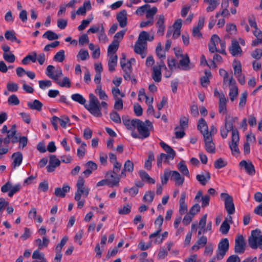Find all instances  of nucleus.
Segmentation results:
<instances>
[{
    "instance_id": "1",
    "label": "nucleus",
    "mask_w": 262,
    "mask_h": 262,
    "mask_svg": "<svg viewBox=\"0 0 262 262\" xmlns=\"http://www.w3.org/2000/svg\"><path fill=\"white\" fill-rule=\"evenodd\" d=\"M85 107L92 115L95 117H100L102 116L101 107L107 108V103L102 101L100 104L97 98L93 94L91 93L89 94V104Z\"/></svg>"
},
{
    "instance_id": "2",
    "label": "nucleus",
    "mask_w": 262,
    "mask_h": 262,
    "mask_svg": "<svg viewBox=\"0 0 262 262\" xmlns=\"http://www.w3.org/2000/svg\"><path fill=\"white\" fill-rule=\"evenodd\" d=\"M16 125L13 124L11 128L8 130L6 125H4L3 126L1 132L2 133H6L7 137L4 138L3 140L1 139V143L3 141L5 144H8L11 141L13 143L18 142V138L15 136L16 133Z\"/></svg>"
},
{
    "instance_id": "3",
    "label": "nucleus",
    "mask_w": 262,
    "mask_h": 262,
    "mask_svg": "<svg viewBox=\"0 0 262 262\" xmlns=\"http://www.w3.org/2000/svg\"><path fill=\"white\" fill-rule=\"evenodd\" d=\"M248 244L253 249L259 248L262 250V235L258 229L252 230L251 235L248 238Z\"/></svg>"
},
{
    "instance_id": "4",
    "label": "nucleus",
    "mask_w": 262,
    "mask_h": 262,
    "mask_svg": "<svg viewBox=\"0 0 262 262\" xmlns=\"http://www.w3.org/2000/svg\"><path fill=\"white\" fill-rule=\"evenodd\" d=\"M84 178L82 176H79L76 183L77 191L75 194V200L76 201H79L82 195L87 197L89 194L90 189L84 186Z\"/></svg>"
},
{
    "instance_id": "5",
    "label": "nucleus",
    "mask_w": 262,
    "mask_h": 262,
    "mask_svg": "<svg viewBox=\"0 0 262 262\" xmlns=\"http://www.w3.org/2000/svg\"><path fill=\"white\" fill-rule=\"evenodd\" d=\"M151 124V123L149 120H146L145 122H143L138 119L136 125V128L137 129L142 139H144L149 136L150 132L148 127Z\"/></svg>"
},
{
    "instance_id": "6",
    "label": "nucleus",
    "mask_w": 262,
    "mask_h": 262,
    "mask_svg": "<svg viewBox=\"0 0 262 262\" xmlns=\"http://www.w3.org/2000/svg\"><path fill=\"white\" fill-rule=\"evenodd\" d=\"M221 198L224 201L225 207L228 214H233L235 212V207L233 198L227 193H222Z\"/></svg>"
},
{
    "instance_id": "7",
    "label": "nucleus",
    "mask_w": 262,
    "mask_h": 262,
    "mask_svg": "<svg viewBox=\"0 0 262 262\" xmlns=\"http://www.w3.org/2000/svg\"><path fill=\"white\" fill-rule=\"evenodd\" d=\"M122 69L124 72L123 77L125 80H128L130 78L131 74H133L132 65L129 62H126V55L124 53L122 54V58L120 61Z\"/></svg>"
},
{
    "instance_id": "8",
    "label": "nucleus",
    "mask_w": 262,
    "mask_h": 262,
    "mask_svg": "<svg viewBox=\"0 0 262 262\" xmlns=\"http://www.w3.org/2000/svg\"><path fill=\"white\" fill-rule=\"evenodd\" d=\"M229 247V241L227 238L222 239L218 245L216 255L218 260L223 259L228 251Z\"/></svg>"
},
{
    "instance_id": "9",
    "label": "nucleus",
    "mask_w": 262,
    "mask_h": 262,
    "mask_svg": "<svg viewBox=\"0 0 262 262\" xmlns=\"http://www.w3.org/2000/svg\"><path fill=\"white\" fill-rule=\"evenodd\" d=\"M21 188L20 184L13 186L12 183L8 181L1 187V191L4 193L8 192V196L12 197L15 193L18 192Z\"/></svg>"
},
{
    "instance_id": "10",
    "label": "nucleus",
    "mask_w": 262,
    "mask_h": 262,
    "mask_svg": "<svg viewBox=\"0 0 262 262\" xmlns=\"http://www.w3.org/2000/svg\"><path fill=\"white\" fill-rule=\"evenodd\" d=\"M239 137L237 130H233L232 136V142L229 144L230 148L233 155L237 156L239 154V150L238 147Z\"/></svg>"
},
{
    "instance_id": "11",
    "label": "nucleus",
    "mask_w": 262,
    "mask_h": 262,
    "mask_svg": "<svg viewBox=\"0 0 262 262\" xmlns=\"http://www.w3.org/2000/svg\"><path fill=\"white\" fill-rule=\"evenodd\" d=\"M246 243L244 237L241 234H238L235 239L234 252L236 253L242 254L245 252Z\"/></svg>"
},
{
    "instance_id": "12",
    "label": "nucleus",
    "mask_w": 262,
    "mask_h": 262,
    "mask_svg": "<svg viewBox=\"0 0 262 262\" xmlns=\"http://www.w3.org/2000/svg\"><path fill=\"white\" fill-rule=\"evenodd\" d=\"M181 59L179 60V64L178 67L184 71H188L193 68V66L190 64V59L187 54H180Z\"/></svg>"
},
{
    "instance_id": "13",
    "label": "nucleus",
    "mask_w": 262,
    "mask_h": 262,
    "mask_svg": "<svg viewBox=\"0 0 262 262\" xmlns=\"http://www.w3.org/2000/svg\"><path fill=\"white\" fill-rule=\"evenodd\" d=\"M203 137L207 151L211 154L214 153L215 147L212 141V137H211L210 134H205Z\"/></svg>"
},
{
    "instance_id": "14",
    "label": "nucleus",
    "mask_w": 262,
    "mask_h": 262,
    "mask_svg": "<svg viewBox=\"0 0 262 262\" xmlns=\"http://www.w3.org/2000/svg\"><path fill=\"white\" fill-rule=\"evenodd\" d=\"M106 177L108 181V186L111 187L118 186L120 181V177L112 171H108L106 174Z\"/></svg>"
},
{
    "instance_id": "15",
    "label": "nucleus",
    "mask_w": 262,
    "mask_h": 262,
    "mask_svg": "<svg viewBox=\"0 0 262 262\" xmlns=\"http://www.w3.org/2000/svg\"><path fill=\"white\" fill-rule=\"evenodd\" d=\"M184 176H182L178 171L171 170V180L174 182L176 186H181L184 182Z\"/></svg>"
},
{
    "instance_id": "16",
    "label": "nucleus",
    "mask_w": 262,
    "mask_h": 262,
    "mask_svg": "<svg viewBox=\"0 0 262 262\" xmlns=\"http://www.w3.org/2000/svg\"><path fill=\"white\" fill-rule=\"evenodd\" d=\"M166 68L163 62H160L158 66L153 67L152 77L155 82H159L161 80V68Z\"/></svg>"
},
{
    "instance_id": "17",
    "label": "nucleus",
    "mask_w": 262,
    "mask_h": 262,
    "mask_svg": "<svg viewBox=\"0 0 262 262\" xmlns=\"http://www.w3.org/2000/svg\"><path fill=\"white\" fill-rule=\"evenodd\" d=\"M147 44L137 41L134 47V51L136 53L140 54L142 58L145 57L146 55Z\"/></svg>"
},
{
    "instance_id": "18",
    "label": "nucleus",
    "mask_w": 262,
    "mask_h": 262,
    "mask_svg": "<svg viewBox=\"0 0 262 262\" xmlns=\"http://www.w3.org/2000/svg\"><path fill=\"white\" fill-rule=\"evenodd\" d=\"M239 166L245 169L246 172L251 176H253L255 170L253 164L251 162H247L245 160L240 162Z\"/></svg>"
},
{
    "instance_id": "19",
    "label": "nucleus",
    "mask_w": 262,
    "mask_h": 262,
    "mask_svg": "<svg viewBox=\"0 0 262 262\" xmlns=\"http://www.w3.org/2000/svg\"><path fill=\"white\" fill-rule=\"evenodd\" d=\"M156 26L158 28L157 35L160 36H162L164 33L165 29L164 25V16L163 15H160L159 16Z\"/></svg>"
},
{
    "instance_id": "20",
    "label": "nucleus",
    "mask_w": 262,
    "mask_h": 262,
    "mask_svg": "<svg viewBox=\"0 0 262 262\" xmlns=\"http://www.w3.org/2000/svg\"><path fill=\"white\" fill-rule=\"evenodd\" d=\"M229 51L233 56H237L242 53V50L238 41L235 39L232 40L231 46L229 48Z\"/></svg>"
},
{
    "instance_id": "21",
    "label": "nucleus",
    "mask_w": 262,
    "mask_h": 262,
    "mask_svg": "<svg viewBox=\"0 0 262 262\" xmlns=\"http://www.w3.org/2000/svg\"><path fill=\"white\" fill-rule=\"evenodd\" d=\"M13 162L12 166L13 168H15L20 165L23 161V155L20 152H14L12 156Z\"/></svg>"
},
{
    "instance_id": "22",
    "label": "nucleus",
    "mask_w": 262,
    "mask_h": 262,
    "mask_svg": "<svg viewBox=\"0 0 262 262\" xmlns=\"http://www.w3.org/2000/svg\"><path fill=\"white\" fill-rule=\"evenodd\" d=\"M117 19L121 27H124L127 24V12L123 10L120 11L117 16Z\"/></svg>"
},
{
    "instance_id": "23",
    "label": "nucleus",
    "mask_w": 262,
    "mask_h": 262,
    "mask_svg": "<svg viewBox=\"0 0 262 262\" xmlns=\"http://www.w3.org/2000/svg\"><path fill=\"white\" fill-rule=\"evenodd\" d=\"M138 119H129L127 117H123L122 121L126 128L129 130H134Z\"/></svg>"
},
{
    "instance_id": "24",
    "label": "nucleus",
    "mask_w": 262,
    "mask_h": 262,
    "mask_svg": "<svg viewBox=\"0 0 262 262\" xmlns=\"http://www.w3.org/2000/svg\"><path fill=\"white\" fill-rule=\"evenodd\" d=\"M160 145L167 152L166 155L169 158V159L173 160L176 154L175 151L168 145L162 141L160 143Z\"/></svg>"
},
{
    "instance_id": "25",
    "label": "nucleus",
    "mask_w": 262,
    "mask_h": 262,
    "mask_svg": "<svg viewBox=\"0 0 262 262\" xmlns=\"http://www.w3.org/2000/svg\"><path fill=\"white\" fill-rule=\"evenodd\" d=\"M70 187L68 184H64L62 188L57 187L55 189V195L57 196L64 198L66 193L70 191Z\"/></svg>"
},
{
    "instance_id": "26",
    "label": "nucleus",
    "mask_w": 262,
    "mask_h": 262,
    "mask_svg": "<svg viewBox=\"0 0 262 262\" xmlns=\"http://www.w3.org/2000/svg\"><path fill=\"white\" fill-rule=\"evenodd\" d=\"M108 57V70L113 72L115 70V67L117 63L118 56L117 55H107Z\"/></svg>"
},
{
    "instance_id": "27",
    "label": "nucleus",
    "mask_w": 262,
    "mask_h": 262,
    "mask_svg": "<svg viewBox=\"0 0 262 262\" xmlns=\"http://www.w3.org/2000/svg\"><path fill=\"white\" fill-rule=\"evenodd\" d=\"M207 243V238L205 236H202L199 238L196 242L191 248L193 251H197L200 248L203 247Z\"/></svg>"
},
{
    "instance_id": "28",
    "label": "nucleus",
    "mask_w": 262,
    "mask_h": 262,
    "mask_svg": "<svg viewBox=\"0 0 262 262\" xmlns=\"http://www.w3.org/2000/svg\"><path fill=\"white\" fill-rule=\"evenodd\" d=\"M196 179L201 185H205L210 179V174L209 172L206 171L204 174H197Z\"/></svg>"
},
{
    "instance_id": "29",
    "label": "nucleus",
    "mask_w": 262,
    "mask_h": 262,
    "mask_svg": "<svg viewBox=\"0 0 262 262\" xmlns=\"http://www.w3.org/2000/svg\"><path fill=\"white\" fill-rule=\"evenodd\" d=\"M198 129L202 134L203 137H204L205 134L209 133L208 127L207 123L203 118H201L198 121Z\"/></svg>"
},
{
    "instance_id": "30",
    "label": "nucleus",
    "mask_w": 262,
    "mask_h": 262,
    "mask_svg": "<svg viewBox=\"0 0 262 262\" xmlns=\"http://www.w3.org/2000/svg\"><path fill=\"white\" fill-rule=\"evenodd\" d=\"M119 42L117 39H114L109 45L107 50V55H116V52L118 49Z\"/></svg>"
},
{
    "instance_id": "31",
    "label": "nucleus",
    "mask_w": 262,
    "mask_h": 262,
    "mask_svg": "<svg viewBox=\"0 0 262 262\" xmlns=\"http://www.w3.org/2000/svg\"><path fill=\"white\" fill-rule=\"evenodd\" d=\"M4 35L5 38L8 40L12 42L15 41L18 43L20 42V40L17 38L14 31L7 30L5 33Z\"/></svg>"
},
{
    "instance_id": "32",
    "label": "nucleus",
    "mask_w": 262,
    "mask_h": 262,
    "mask_svg": "<svg viewBox=\"0 0 262 262\" xmlns=\"http://www.w3.org/2000/svg\"><path fill=\"white\" fill-rule=\"evenodd\" d=\"M227 99L225 95H221L219 99V111L220 113H226Z\"/></svg>"
},
{
    "instance_id": "33",
    "label": "nucleus",
    "mask_w": 262,
    "mask_h": 262,
    "mask_svg": "<svg viewBox=\"0 0 262 262\" xmlns=\"http://www.w3.org/2000/svg\"><path fill=\"white\" fill-rule=\"evenodd\" d=\"M163 217L162 215H159L155 221V225L158 226V229L153 233L150 234V237L154 236L158 233H160L162 231V226L163 223Z\"/></svg>"
},
{
    "instance_id": "34",
    "label": "nucleus",
    "mask_w": 262,
    "mask_h": 262,
    "mask_svg": "<svg viewBox=\"0 0 262 262\" xmlns=\"http://www.w3.org/2000/svg\"><path fill=\"white\" fill-rule=\"evenodd\" d=\"M35 244L38 246V249L40 250L48 246L49 243V239L46 236L42 237V241L40 238H37L35 241Z\"/></svg>"
},
{
    "instance_id": "35",
    "label": "nucleus",
    "mask_w": 262,
    "mask_h": 262,
    "mask_svg": "<svg viewBox=\"0 0 262 262\" xmlns=\"http://www.w3.org/2000/svg\"><path fill=\"white\" fill-rule=\"evenodd\" d=\"M27 105L30 108L38 111H40L42 107V104L38 100H34L32 102H28Z\"/></svg>"
},
{
    "instance_id": "36",
    "label": "nucleus",
    "mask_w": 262,
    "mask_h": 262,
    "mask_svg": "<svg viewBox=\"0 0 262 262\" xmlns=\"http://www.w3.org/2000/svg\"><path fill=\"white\" fill-rule=\"evenodd\" d=\"M104 27L102 24L99 23L95 25L92 26L90 29L88 30V33H96L98 34L101 32H103L104 30Z\"/></svg>"
},
{
    "instance_id": "37",
    "label": "nucleus",
    "mask_w": 262,
    "mask_h": 262,
    "mask_svg": "<svg viewBox=\"0 0 262 262\" xmlns=\"http://www.w3.org/2000/svg\"><path fill=\"white\" fill-rule=\"evenodd\" d=\"M204 2L208 4V6L206 8L207 12L214 10L219 4L216 0H204Z\"/></svg>"
},
{
    "instance_id": "38",
    "label": "nucleus",
    "mask_w": 262,
    "mask_h": 262,
    "mask_svg": "<svg viewBox=\"0 0 262 262\" xmlns=\"http://www.w3.org/2000/svg\"><path fill=\"white\" fill-rule=\"evenodd\" d=\"M139 173L142 181H144L148 183H151L153 184L155 183V180L152 178H151L149 176V175L145 171L140 170Z\"/></svg>"
},
{
    "instance_id": "39",
    "label": "nucleus",
    "mask_w": 262,
    "mask_h": 262,
    "mask_svg": "<svg viewBox=\"0 0 262 262\" xmlns=\"http://www.w3.org/2000/svg\"><path fill=\"white\" fill-rule=\"evenodd\" d=\"M156 52L157 56L161 59L160 62H163V60L166 58V54L165 52L163 50L162 48V45L161 42L158 43L156 49Z\"/></svg>"
},
{
    "instance_id": "40",
    "label": "nucleus",
    "mask_w": 262,
    "mask_h": 262,
    "mask_svg": "<svg viewBox=\"0 0 262 262\" xmlns=\"http://www.w3.org/2000/svg\"><path fill=\"white\" fill-rule=\"evenodd\" d=\"M229 96L231 101H233L238 95V89L235 84L229 86Z\"/></svg>"
},
{
    "instance_id": "41",
    "label": "nucleus",
    "mask_w": 262,
    "mask_h": 262,
    "mask_svg": "<svg viewBox=\"0 0 262 262\" xmlns=\"http://www.w3.org/2000/svg\"><path fill=\"white\" fill-rule=\"evenodd\" d=\"M155 197V192L152 191H147L145 192L143 198V201L148 204H151Z\"/></svg>"
},
{
    "instance_id": "42",
    "label": "nucleus",
    "mask_w": 262,
    "mask_h": 262,
    "mask_svg": "<svg viewBox=\"0 0 262 262\" xmlns=\"http://www.w3.org/2000/svg\"><path fill=\"white\" fill-rule=\"evenodd\" d=\"M155 160V156L152 151H149L148 154V158L145 162L144 167L147 170L150 169L151 167V162Z\"/></svg>"
},
{
    "instance_id": "43",
    "label": "nucleus",
    "mask_w": 262,
    "mask_h": 262,
    "mask_svg": "<svg viewBox=\"0 0 262 262\" xmlns=\"http://www.w3.org/2000/svg\"><path fill=\"white\" fill-rule=\"evenodd\" d=\"M71 99L75 102L84 105L86 102L85 99L80 94L76 93L71 95Z\"/></svg>"
},
{
    "instance_id": "44",
    "label": "nucleus",
    "mask_w": 262,
    "mask_h": 262,
    "mask_svg": "<svg viewBox=\"0 0 262 262\" xmlns=\"http://www.w3.org/2000/svg\"><path fill=\"white\" fill-rule=\"evenodd\" d=\"M90 57L89 52L87 50L81 49L79 51L76 57L78 61L85 60L88 59Z\"/></svg>"
},
{
    "instance_id": "45",
    "label": "nucleus",
    "mask_w": 262,
    "mask_h": 262,
    "mask_svg": "<svg viewBox=\"0 0 262 262\" xmlns=\"http://www.w3.org/2000/svg\"><path fill=\"white\" fill-rule=\"evenodd\" d=\"M178 168L183 176L189 177V170L187 167V166L183 162H180L178 164Z\"/></svg>"
},
{
    "instance_id": "46",
    "label": "nucleus",
    "mask_w": 262,
    "mask_h": 262,
    "mask_svg": "<svg viewBox=\"0 0 262 262\" xmlns=\"http://www.w3.org/2000/svg\"><path fill=\"white\" fill-rule=\"evenodd\" d=\"M42 37L47 38L49 40H55L59 38V36L56 33L51 30L46 31Z\"/></svg>"
},
{
    "instance_id": "47",
    "label": "nucleus",
    "mask_w": 262,
    "mask_h": 262,
    "mask_svg": "<svg viewBox=\"0 0 262 262\" xmlns=\"http://www.w3.org/2000/svg\"><path fill=\"white\" fill-rule=\"evenodd\" d=\"M233 123L231 121L230 119V115H227L225 117V127L226 128L231 130L232 133H233V130H237L236 128H234L233 127Z\"/></svg>"
},
{
    "instance_id": "48",
    "label": "nucleus",
    "mask_w": 262,
    "mask_h": 262,
    "mask_svg": "<svg viewBox=\"0 0 262 262\" xmlns=\"http://www.w3.org/2000/svg\"><path fill=\"white\" fill-rule=\"evenodd\" d=\"M157 12L158 9L156 7H154L151 9L149 8L147 9V10L146 11V17L147 19L154 20V15L157 13Z\"/></svg>"
},
{
    "instance_id": "49",
    "label": "nucleus",
    "mask_w": 262,
    "mask_h": 262,
    "mask_svg": "<svg viewBox=\"0 0 262 262\" xmlns=\"http://www.w3.org/2000/svg\"><path fill=\"white\" fill-rule=\"evenodd\" d=\"M170 177H171V170L165 169L164 171L163 175L161 176L162 184H166Z\"/></svg>"
},
{
    "instance_id": "50",
    "label": "nucleus",
    "mask_w": 262,
    "mask_h": 262,
    "mask_svg": "<svg viewBox=\"0 0 262 262\" xmlns=\"http://www.w3.org/2000/svg\"><path fill=\"white\" fill-rule=\"evenodd\" d=\"M205 76L202 77L200 79L201 83L204 87L206 86L209 84V76H211V72L206 71L205 72Z\"/></svg>"
},
{
    "instance_id": "51",
    "label": "nucleus",
    "mask_w": 262,
    "mask_h": 262,
    "mask_svg": "<svg viewBox=\"0 0 262 262\" xmlns=\"http://www.w3.org/2000/svg\"><path fill=\"white\" fill-rule=\"evenodd\" d=\"M3 58L6 62L9 63H13L15 60V56L11 52L4 53Z\"/></svg>"
},
{
    "instance_id": "52",
    "label": "nucleus",
    "mask_w": 262,
    "mask_h": 262,
    "mask_svg": "<svg viewBox=\"0 0 262 262\" xmlns=\"http://www.w3.org/2000/svg\"><path fill=\"white\" fill-rule=\"evenodd\" d=\"M170 159L167 156L163 153L161 154L158 157H157V166L159 167L162 166V163L163 161L164 162H168Z\"/></svg>"
},
{
    "instance_id": "53",
    "label": "nucleus",
    "mask_w": 262,
    "mask_h": 262,
    "mask_svg": "<svg viewBox=\"0 0 262 262\" xmlns=\"http://www.w3.org/2000/svg\"><path fill=\"white\" fill-rule=\"evenodd\" d=\"M149 238L151 239L150 242H151V243L153 242L156 245L160 244L164 241L162 239L163 237L161 236L160 233H158V234H156L155 235L151 237H150V235H149Z\"/></svg>"
},
{
    "instance_id": "54",
    "label": "nucleus",
    "mask_w": 262,
    "mask_h": 262,
    "mask_svg": "<svg viewBox=\"0 0 262 262\" xmlns=\"http://www.w3.org/2000/svg\"><path fill=\"white\" fill-rule=\"evenodd\" d=\"M227 164L226 161H224L222 158H219L215 161L214 166L216 169H220L225 167Z\"/></svg>"
},
{
    "instance_id": "55",
    "label": "nucleus",
    "mask_w": 262,
    "mask_h": 262,
    "mask_svg": "<svg viewBox=\"0 0 262 262\" xmlns=\"http://www.w3.org/2000/svg\"><path fill=\"white\" fill-rule=\"evenodd\" d=\"M64 59L65 54L64 50H60L58 51L54 57V60L59 62H62Z\"/></svg>"
},
{
    "instance_id": "56",
    "label": "nucleus",
    "mask_w": 262,
    "mask_h": 262,
    "mask_svg": "<svg viewBox=\"0 0 262 262\" xmlns=\"http://www.w3.org/2000/svg\"><path fill=\"white\" fill-rule=\"evenodd\" d=\"M150 8V5L145 4L142 6L139 7L135 12V13L137 15L142 16L146 12L147 9Z\"/></svg>"
},
{
    "instance_id": "57",
    "label": "nucleus",
    "mask_w": 262,
    "mask_h": 262,
    "mask_svg": "<svg viewBox=\"0 0 262 262\" xmlns=\"http://www.w3.org/2000/svg\"><path fill=\"white\" fill-rule=\"evenodd\" d=\"M229 229V224L228 223L226 220L224 221L220 227V231L222 232V234H226L228 233Z\"/></svg>"
},
{
    "instance_id": "58",
    "label": "nucleus",
    "mask_w": 262,
    "mask_h": 262,
    "mask_svg": "<svg viewBox=\"0 0 262 262\" xmlns=\"http://www.w3.org/2000/svg\"><path fill=\"white\" fill-rule=\"evenodd\" d=\"M148 33L143 31L140 33L137 41L147 44L146 41L148 40Z\"/></svg>"
},
{
    "instance_id": "59",
    "label": "nucleus",
    "mask_w": 262,
    "mask_h": 262,
    "mask_svg": "<svg viewBox=\"0 0 262 262\" xmlns=\"http://www.w3.org/2000/svg\"><path fill=\"white\" fill-rule=\"evenodd\" d=\"M93 19V17H89L86 19L83 20L81 24L78 27L79 31L83 30Z\"/></svg>"
},
{
    "instance_id": "60",
    "label": "nucleus",
    "mask_w": 262,
    "mask_h": 262,
    "mask_svg": "<svg viewBox=\"0 0 262 262\" xmlns=\"http://www.w3.org/2000/svg\"><path fill=\"white\" fill-rule=\"evenodd\" d=\"M38 83L39 88L42 90H46L52 85V82L49 80H39Z\"/></svg>"
},
{
    "instance_id": "61",
    "label": "nucleus",
    "mask_w": 262,
    "mask_h": 262,
    "mask_svg": "<svg viewBox=\"0 0 262 262\" xmlns=\"http://www.w3.org/2000/svg\"><path fill=\"white\" fill-rule=\"evenodd\" d=\"M57 83L61 87L70 88L71 86V82L70 79L67 77H64L62 81H56Z\"/></svg>"
},
{
    "instance_id": "62",
    "label": "nucleus",
    "mask_w": 262,
    "mask_h": 262,
    "mask_svg": "<svg viewBox=\"0 0 262 262\" xmlns=\"http://www.w3.org/2000/svg\"><path fill=\"white\" fill-rule=\"evenodd\" d=\"M8 102L11 105H17L19 104L20 101L16 95H12L8 98Z\"/></svg>"
},
{
    "instance_id": "63",
    "label": "nucleus",
    "mask_w": 262,
    "mask_h": 262,
    "mask_svg": "<svg viewBox=\"0 0 262 262\" xmlns=\"http://www.w3.org/2000/svg\"><path fill=\"white\" fill-rule=\"evenodd\" d=\"M111 119L116 123H121V118L119 114L115 111H113L110 114Z\"/></svg>"
},
{
    "instance_id": "64",
    "label": "nucleus",
    "mask_w": 262,
    "mask_h": 262,
    "mask_svg": "<svg viewBox=\"0 0 262 262\" xmlns=\"http://www.w3.org/2000/svg\"><path fill=\"white\" fill-rule=\"evenodd\" d=\"M124 170H126L127 172H132L134 170V164L129 160H127L124 164Z\"/></svg>"
}]
</instances>
